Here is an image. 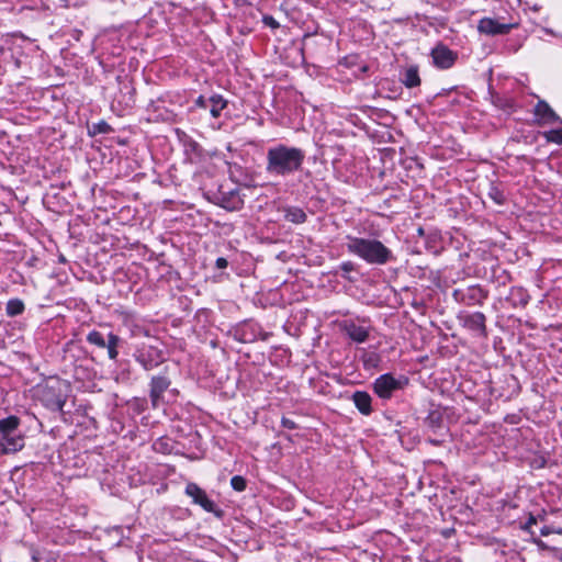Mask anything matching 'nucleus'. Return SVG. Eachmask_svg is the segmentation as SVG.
I'll use <instances>...</instances> for the list:
<instances>
[{"mask_svg":"<svg viewBox=\"0 0 562 562\" xmlns=\"http://www.w3.org/2000/svg\"><path fill=\"white\" fill-rule=\"evenodd\" d=\"M532 543H535L538 549L544 551V550H548V551H551V549H553L552 547H549L546 542H543L540 538H537V537H532L531 539Z\"/></svg>","mask_w":562,"mask_h":562,"instance_id":"39","label":"nucleus"},{"mask_svg":"<svg viewBox=\"0 0 562 562\" xmlns=\"http://www.w3.org/2000/svg\"><path fill=\"white\" fill-rule=\"evenodd\" d=\"M488 294V291L480 284H473L463 289H456L452 296L459 304L465 306H482L487 300Z\"/></svg>","mask_w":562,"mask_h":562,"instance_id":"5","label":"nucleus"},{"mask_svg":"<svg viewBox=\"0 0 562 562\" xmlns=\"http://www.w3.org/2000/svg\"><path fill=\"white\" fill-rule=\"evenodd\" d=\"M304 160L303 149L278 144L267 150L266 171L271 176L286 177L301 170Z\"/></svg>","mask_w":562,"mask_h":562,"instance_id":"1","label":"nucleus"},{"mask_svg":"<svg viewBox=\"0 0 562 562\" xmlns=\"http://www.w3.org/2000/svg\"><path fill=\"white\" fill-rule=\"evenodd\" d=\"M347 250L369 265L384 266L394 260L392 250L379 239L355 237L348 235Z\"/></svg>","mask_w":562,"mask_h":562,"instance_id":"2","label":"nucleus"},{"mask_svg":"<svg viewBox=\"0 0 562 562\" xmlns=\"http://www.w3.org/2000/svg\"><path fill=\"white\" fill-rule=\"evenodd\" d=\"M215 203L227 211L234 212L243 209L244 199L238 188L225 190L224 186H221L215 195Z\"/></svg>","mask_w":562,"mask_h":562,"instance_id":"10","label":"nucleus"},{"mask_svg":"<svg viewBox=\"0 0 562 562\" xmlns=\"http://www.w3.org/2000/svg\"><path fill=\"white\" fill-rule=\"evenodd\" d=\"M148 111L158 112L157 119H161L162 121H169L172 119L173 113L165 110L164 112L160 111V105L157 102L151 101L147 108Z\"/></svg>","mask_w":562,"mask_h":562,"instance_id":"31","label":"nucleus"},{"mask_svg":"<svg viewBox=\"0 0 562 562\" xmlns=\"http://www.w3.org/2000/svg\"><path fill=\"white\" fill-rule=\"evenodd\" d=\"M113 531H115L116 533H122V527H114Z\"/></svg>","mask_w":562,"mask_h":562,"instance_id":"45","label":"nucleus"},{"mask_svg":"<svg viewBox=\"0 0 562 562\" xmlns=\"http://www.w3.org/2000/svg\"><path fill=\"white\" fill-rule=\"evenodd\" d=\"M281 425H282V427L290 429V430L297 429V427H299L297 424L293 419L288 418L285 416H283L281 418Z\"/></svg>","mask_w":562,"mask_h":562,"instance_id":"38","label":"nucleus"},{"mask_svg":"<svg viewBox=\"0 0 562 562\" xmlns=\"http://www.w3.org/2000/svg\"><path fill=\"white\" fill-rule=\"evenodd\" d=\"M487 195L498 205L504 204L506 201L504 191L494 183H491Z\"/></svg>","mask_w":562,"mask_h":562,"instance_id":"28","label":"nucleus"},{"mask_svg":"<svg viewBox=\"0 0 562 562\" xmlns=\"http://www.w3.org/2000/svg\"><path fill=\"white\" fill-rule=\"evenodd\" d=\"M10 35H11V36H14V35H16V34H15V33H11Z\"/></svg>","mask_w":562,"mask_h":562,"instance_id":"47","label":"nucleus"},{"mask_svg":"<svg viewBox=\"0 0 562 562\" xmlns=\"http://www.w3.org/2000/svg\"><path fill=\"white\" fill-rule=\"evenodd\" d=\"M86 340L89 345L98 349H105L108 358L116 361L120 355L119 349L123 346L124 340L109 329L108 326H101L99 329H92L87 334Z\"/></svg>","mask_w":562,"mask_h":562,"instance_id":"3","label":"nucleus"},{"mask_svg":"<svg viewBox=\"0 0 562 562\" xmlns=\"http://www.w3.org/2000/svg\"><path fill=\"white\" fill-rule=\"evenodd\" d=\"M133 27V24H127V25H120V26H113L111 29L112 32H121V31H124V32H127V33H133V31L131 30Z\"/></svg>","mask_w":562,"mask_h":562,"instance_id":"41","label":"nucleus"},{"mask_svg":"<svg viewBox=\"0 0 562 562\" xmlns=\"http://www.w3.org/2000/svg\"><path fill=\"white\" fill-rule=\"evenodd\" d=\"M361 360H362L364 369L368 370V369L378 368L381 362V357L379 353L371 351V352H364Z\"/></svg>","mask_w":562,"mask_h":562,"instance_id":"27","label":"nucleus"},{"mask_svg":"<svg viewBox=\"0 0 562 562\" xmlns=\"http://www.w3.org/2000/svg\"><path fill=\"white\" fill-rule=\"evenodd\" d=\"M464 0H429V2L441 9L442 11H449L458 5H461Z\"/></svg>","mask_w":562,"mask_h":562,"instance_id":"29","label":"nucleus"},{"mask_svg":"<svg viewBox=\"0 0 562 562\" xmlns=\"http://www.w3.org/2000/svg\"><path fill=\"white\" fill-rule=\"evenodd\" d=\"M340 329L344 331L352 341L362 344L368 340L370 335V327L356 324L351 319H346L340 323Z\"/></svg>","mask_w":562,"mask_h":562,"instance_id":"16","label":"nucleus"},{"mask_svg":"<svg viewBox=\"0 0 562 562\" xmlns=\"http://www.w3.org/2000/svg\"><path fill=\"white\" fill-rule=\"evenodd\" d=\"M542 135L548 143L562 145V128L546 131Z\"/></svg>","mask_w":562,"mask_h":562,"instance_id":"30","label":"nucleus"},{"mask_svg":"<svg viewBox=\"0 0 562 562\" xmlns=\"http://www.w3.org/2000/svg\"><path fill=\"white\" fill-rule=\"evenodd\" d=\"M538 521V518L533 515H530L528 520L521 526V529L524 531H527L531 535V537L535 536V532L531 530L532 525H536Z\"/></svg>","mask_w":562,"mask_h":562,"instance_id":"36","label":"nucleus"},{"mask_svg":"<svg viewBox=\"0 0 562 562\" xmlns=\"http://www.w3.org/2000/svg\"><path fill=\"white\" fill-rule=\"evenodd\" d=\"M111 131L112 127L105 121L93 124V134H108Z\"/></svg>","mask_w":562,"mask_h":562,"instance_id":"34","label":"nucleus"},{"mask_svg":"<svg viewBox=\"0 0 562 562\" xmlns=\"http://www.w3.org/2000/svg\"><path fill=\"white\" fill-rule=\"evenodd\" d=\"M231 486L237 492H243L247 486L246 479L241 475H235L231 479Z\"/></svg>","mask_w":562,"mask_h":562,"instance_id":"33","label":"nucleus"},{"mask_svg":"<svg viewBox=\"0 0 562 562\" xmlns=\"http://www.w3.org/2000/svg\"><path fill=\"white\" fill-rule=\"evenodd\" d=\"M283 212L284 218L293 224H302L307 220L306 213L299 206H286Z\"/></svg>","mask_w":562,"mask_h":562,"instance_id":"22","label":"nucleus"},{"mask_svg":"<svg viewBox=\"0 0 562 562\" xmlns=\"http://www.w3.org/2000/svg\"><path fill=\"white\" fill-rule=\"evenodd\" d=\"M418 20V29L416 32H423L426 35H430L431 33H441L446 30L452 31L450 27L447 26L446 22L443 20L438 19H428L427 16Z\"/></svg>","mask_w":562,"mask_h":562,"instance_id":"20","label":"nucleus"},{"mask_svg":"<svg viewBox=\"0 0 562 562\" xmlns=\"http://www.w3.org/2000/svg\"><path fill=\"white\" fill-rule=\"evenodd\" d=\"M19 426L20 418L18 416L11 415L7 418L0 419V436L16 432Z\"/></svg>","mask_w":562,"mask_h":562,"instance_id":"24","label":"nucleus"},{"mask_svg":"<svg viewBox=\"0 0 562 562\" xmlns=\"http://www.w3.org/2000/svg\"><path fill=\"white\" fill-rule=\"evenodd\" d=\"M42 403L53 412H63L67 401V395L61 389L60 383L47 385L41 395Z\"/></svg>","mask_w":562,"mask_h":562,"instance_id":"8","label":"nucleus"},{"mask_svg":"<svg viewBox=\"0 0 562 562\" xmlns=\"http://www.w3.org/2000/svg\"><path fill=\"white\" fill-rule=\"evenodd\" d=\"M186 494L192 498L193 504L199 505L205 512L214 514L216 517L221 518L224 515V512L212 501L206 492L202 490L198 484L190 482L186 486Z\"/></svg>","mask_w":562,"mask_h":562,"instance_id":"7","label":"nucleus"},{"mask_svg":"<svg viewBox=\"0 0 562 562\" xmlns=\"http://www.w3.org/2000/svg\"><path fill=\"white\" fill-rule=\"evenodd\" d=\"M430 56L432 65L438 69L445 70L451 68L456 64L458 59V52L450 49L442 43H438L431 49Z\"/></svg>","mask_w":562,"mask_h":562,"instance_id":"12","label":"nucleus"},{"mask_svg":"<svg viewBox=\"0 0 562 562\" xmlns=\"http://www.w3.org/2000/svg\"><path fill=\"white\" fill-rule=\"evenodd\" d=\"M195 106L204 113H209L212 117L221 116L222 111L227 106V100L221 94H212L210 97L200 95L195 102Z\"/></svg>","mask_w":562,"mask_h":562,"instance_id":"13","label":"nucleus"},{"mask_svg":"<svg viewBox=\"0 0 562 562\" xmlns=\"http://www.w3.org/2000/svg\"><path fill=\"white\" fill-rule=\"evenodd\" d=\"M408 383L409 379L404 374L395 376L392 373H384L374 380L372 389L381 400H390L395 392L404 390Z\"/></svg>","mask_w":562,"mask_h":562,"instance_id":"4","label":"nucleus"},{"mask_svg":"<svg viewBox=\"0 0 562 562\" xmlns=\"http://www.w3.org/2000/svg\"><path fill=\"white\" fill-rule=\"evenodd\" d=\"M418 235L423 236L424 235V229L422 227L418 228Z\"/></svg>","mask_w":562,"mask_h":562,"instance_id":"46","label":"nucleus"},{"mask_svg":"<svg viewBox=\"0 0 562 562\" xmlns=\"http://www.w3.org/2000/svg\"><path fill=\"white\" fill-rule=\"evenodd\" d=\"M228 266V261L224 257H218L215 261V267L217 269H225Z\"/></svg>","mask_w":562,"mask_h":562,"instance_id":"42","label":"nucleus"},{"mask_svg":"<svg viewBox=\"0 0 562 562\" xmlns=\"http://www.w3.org/2000/svg\"><path fill=\"white\" fill-rule=\"evenodd\" d=\"M429 442L434 446H438L440 445V440H437V439H429Z\"/></svg>","mask_w":562,"mask_h":562,"instance_id":"44","label":"nucleus"},{"mask_svg":"<svg viewBox=\"0 0 562 562\" xmlns=\"http://www.w3.org/2000/svg\"><path fill=\"white\" fill-rule=\"evenodd\" d=\"M510 296L514 302V306L525 307L530 300L529 294L522 288H513L510 291Z\"/></svg>","mask_w":562,"mask_h":562,"instance_id":"25","label":"nucleus"},{"mask_svg":"<svg viewBox=\"0 0 562 562\" xmlns=\"http://www.w3.org/2000/svg\"><path fill=\"white\" fill-rule=\"evenodd\" d=\"M562 533V529H559V530H554L553 528L549 527V526H543L541 529H540V535L543 536V537H547L551 533Z\"/></svg>","mask_w":562,"mask_h":562,"instance_id":"40","label":"nucleus"},{"mask_svg":"<svg viewBox=\"0 0 562 562\" xmlns=\"http://www.w3.org/2000/svg\"><path fill=\"white\" fill-rule=\"evenodd\" d=\"M274 49L285 59L303 58V38L277 37Z\"/></svg>","mask_w":562,"mask_h":562,"instance_id":"9","label":"nucleus"},{"mask_svg":"<svg viewBox=\"0 0 562 562\" xmlns=\"http://www.w3.org/2000/svg\"><path fill=\"white\" fill-rule=\"evenodd\" d=\"M23 447L24 437L16 435V432L0 436V454L15 453L22 450Z\"/></svg>","mask_w":562,"mask_h":562,"instance_id":"18","label":"nucleus"},{"mask_svg":"<svg viewBox=\"0 0 562 562\" xmlns=\"http://www.w3.org/2000/svg\"><path fill=\"white\" fill-rule=\"evenodd\" d=\"M135 360L144 370L150 371L164 362V355L157 347L143 346L135 352Z\"/></svg>","mask_w":562,"mask_h":562,"instance_id":"11","label":"nucleus"},{"mask_svg":"<svg viewBox=\"0 0 562 562\" xmlns=\"http://www.w3.org/2000/svg\"><path fill=\"white\" fill-rule=\"evenodd\" d=\"M339 269L342 271L341 277L348 281H353L349 276L350 272L356 270V263L348 260L340 263Z\"/></svg>","mask_w":562,"mask_h":562,"instance_id":"32","label":"nucleus"},{"mask_svg":"<svg viewBox=\"0 0 562 562\" xmlns=\"http://www.w3.org/2000/svg\"><path fill=\"white\" fill-rule=\"evenodd\" d=\"M460 325L480 338H487L486 316L482 312H461L458 314Z\"/></svg>","mask_w":562,"mask_h":562,"instance_id":"6","label":"nucleus"},{"mask_svg":"<svg viewBox=\"0 0 562 562\" xmlns=\"http://www.w3.org/2000/svg\"><path fill=\"white\" fill-rule=\"evenodd\" d=\"M400 81L407 89H414L422 85L419 66L409 64L400 70Z\"/></svg>","mask_w":562,"mask_h":562,"instance_id":"17","label":"nucleus"},{"mask_svg":"<svg viewBox=\"0 0 562 562\" xmlns=\"http://www.w3.org/2000/svg\"><path fill=\"white\" fill-rule=\"evenodd\" d=\"M512 24L501 23L496 19L484 18L479 22L477 30L486 35H499L508 33Z\"/></svg>","mask_w":562,"mask_h":562,"instance_id":"19","label":"nucleus"},{"mask_svg":"<svg viewBox=\"0 0 562 562\" xmlns=\"http://www.w3.org/2000/svg\"><path fill=\"white\" fill-rule=\"evenodd\" d=\"M352 402L357 409L364 416H369L372 413V397L366 391H356L352 394Z\"/></svg>","mask_w":562,"mask_h":562,"instance_id":"21","label":"nucleus"},{"mask_svg":"<svg viewBox=\"0 0 562 562\" xmlns=\"http://www.w3.org/2000/svg\"><path fill=\"white\" fill-rule=\"evenodd\" d=\"M425 425L435 430L443 428V415L439 409H431L425 418Z\"/></svg>","mask_w":562,"mask_h":562,"instance_id":"23","label":"nucleus"},{"mask_svg":"<svg viewBox=\"0 0 562 562\" xmlns=\"http://www.w3.org/2000/svg\"><path fill=\"white\" fill-rule=\"evenodd\" d=\"M25 305L20 299H11L7 302L5 312L8 316L14 317L24 312Z\"/></svg>","mask_w":562,"mask_h":562,"instance_id":"26","label":"nucleus"},{"mask_svg":"<svg viewBox=\"0 0 562 562\" xmlns=\"http://www.w3.org/2000/svg\"><path fill=\"white\" fill-rule=\"evenodd\" d=\"M535 123L539 126L561 123V117L555 113V111L549 105V103L544 100H539L533 109Z\"/></svg>","mask_w":562,"mask_h":562,"instance_id":"15","label":"nucleus"},{"mask_svg":"<svg viewBox=\"0 0 562 562\" xmlns=\"http://www.w3.org/2000/svg\"><path fill=\"white\" fill-rule=\"evenodd\" d=\"M171 385L170 378L164 372L162 374L153 375L149 383V398L153 408H157L162 400V394Z\"/></svg>","mask_w":562,"mask_h":562,"instance_id":"14","label":"nucleus"},{"mask_svg":"<svg viewBox=\"0 0 562 562\" xmlns=\"http://www.w3.org/2000/svg\"><path fill=\"white\" fill-rule=\"evenodd\" d=\"M355 25L352 29H350L349 31L353 32V33H358V32H362V33H370L372 32L371 31V27L363 21L359 20V21H355L352 22Z\"/></svg>","mask_w":562,"mask_h":562,"instance_id":"35","label":"nucleus"},{"mask_svg":"<svg viewBox=\"0 0 562 562\" xmlns=\"http://www.w3.org/2000/svg\"><path fill=\"white\" fill-rule=\"evenodd\" d=\"M262 23L265 26L276 30L279 27V22L271 15H263Z\"/></svg>","mask_w":562,"mask_h":562,"instance_id":"37","label":"nucleus"},{"mask_svg":"<svg viewBox=\"0 0 562 562\" xmlns=\"http://www.w3.org/2000/svg\"><path fill=\"white\" fill-rule=\"evenodd\" d=\"M551 552L553 553V557L562 562V549L553 548L551 549Z\"/></svg>","mask_w":562,"mask_h":562,"instance_id":"43","label":"nucleus"}]
</instances>
